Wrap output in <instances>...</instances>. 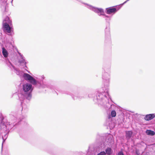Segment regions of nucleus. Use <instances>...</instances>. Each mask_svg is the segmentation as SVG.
Instances as JSON below:
<instances>
[{"mask_svg":"<svg viewBox=\"0 0 155 155\" xmlns=\"http://www.w3.org/2000/svg\"><path fill=\"white\" fill-rule=\"evenodd\" d=\"M102 91H97L94 94H89L88 97H92L93 101L98 105L103 106L106 110L110 109L113 104H110L109 102V98H110L108 93V88L104 87ZM110 100L111 99H110Z\"/></svg>","mask_w":155,"mask_h":155,"instance_id":"f257e3e1","label":"nucleus"},{"mask_svg":"<svg viewBox=\"0 0 155 155\" xmlns=\"http://www.w3.org/2000/svg\"><path fill=\"white\" fill-rule=\"evenodd\" d=\"M9 64L8 67L11 68H13L14 72L20 77H22L26 81L29 82L31 84L35 86V87L38 88H45L47 86L46 85L42 84L41 82L37 81L35 78L29 74L25 73L17 69L10 61H8Z\"/></svg>","mask_w":155,"mask_h":155,"instance_id":"f03ea898","label":"nucleus"},{"mask_svg":"<svg viewBox=\"0 0 155 155\" xmlns=\"http://www.w3.org/2000/svg\"><path fill=\"white\" fill-rule=\"evenodd\" d=\"M22 89V93L18 94L22 109L25 108V102H28L31 99V93L33 90V87L31 84L26 83L23 85Z\"/></svg>","mask_w":155,"mask_h":155,"instance_id":"7ed1b4c3","label":"nucleus"},{"mask_svg":"<svg viewBox=\"0 0 155 155\" xmlns=\"http://www.w3.org/2000/svg\"><path fill=\"white\" fill-rule=\"evenodd\" d=\"M41 80L40 81H38L39 82H41L42 84H44L47 85V87H48L50 88L51 89H53L54 90H56L60 93L62 94H67L68 95H71L72 98L74 100H76L78 99H81L82 98L84 97V96L82 94V93L80 92H75L74 93V94H73L71 93L70 92L66 91H62V90L61 88L55 86H49L47 84H45L43 81V80L45 78V77L43 75H42L41 77ZM54 92L57 94L58 95V94L57 93L56 91H55Z\"/></svg>","mask_w":155,"mask_h":155,"instance_id":"20e7f679","label":"nucleus"},{"mask_svg":"<svg viewBox=\"0 0 155 155\" xmlns=\"http://www.w3.org/2000/svg\"><path fill=\"white\" fill-rule=\"evenodd\" d=\"M84 4L86 5V6L87 8L97 14L99 16H103V18L107 23L106 27L109 25L110 28V21L111 20V17L105 15L104 10L103 8L94 7L87 3Z\"/></svg>","mask_w":155,"mask_h":155,"instance_id":"39448f33","label":"nucleus"},{"mask_svg":"<svg viewBox=\"0 0 155 155\" xmlns=\"http://www.w3.org/2000/svg\"><path fill=\"white\" fill-rule=\"evenodd\" d=\"M111 65L110 64H104L103 65L102 71V78L103 79L105 87L108 88L110 78Z\"/></svg>","mask_w":155,"mask_h":155,"instance_id":"423d86ee","label":"nucleus"},{"mask_svg":"<svg viewBox=\"0 0 155 155\" xmlns=\"http://www.w3.org/2000/svg\"><path fill=\"white\" fill-rule=\"evenodd\" d=\"M10 117L12 119L11 121L8 122V124L11 128L18 124H20L22 120L23 119L22 116L20 114H14L13 115H11Z\"/></svg>","mask_w":155,"mask_h":155,"instance_id":"0eeeda50","label":"nucleus"},{"mask_svg":"<svg viewBox=\"0 0 155 155\" xmlns=\"http://www.w3.org/2000/svg\"><path fill=\"white\" fill-rule=\"evenodd\" d=\"M12 21L10 20L9 18L7 16L3 20V31L9 33V35H12L11 33L12 27Z\"/></svg>","mask_w":155,"mask_h":155,"instance_id":"6e6552de","label":"nucleus"},{"mask_svg":"<svg viewBox=\"0 0 155 155\" xmlns=\"http://www.w3.org/2000/svg\"><path fill=\"white\" fill-rule=\"evenodd\" d=\"M4 120V118L3 117H1V121L0 123V138H2L3 142H4L5 139L7 138L8 134V133L6 132V133H5L4 135L3 134L5 130V129H6L7 127L6 126V124H5Z\"/></svg>","mask_w":155,"mask_h":155,"instance_id":"1a4fd4ad","label":"nucleus"},{"mask_svg":"<svg viewBox=\"0 0 155 155\" xmlns=\"http://www.w3.org/2000/svg\"><path fill=\"white\" fill-rule=\"evenodd\" d=\"M111 43L110 28H109L108 25L106 27L105 29L104 43L105 45H107L110 44Z\"/></svg>","mask_w":155,"mask_h":155,"instance_id":"9d476101","label":"nucleus"},{"mask_svg":"<svg viewBox=\"0 0 155 155\" xmlns=\"http://www.w3.org/2000/svg\"><path fill=\"white\" fill-rule=\"evenodd\" d=\"M120 8L118 5L111 7L106 8L105 12L107 14H115Z\"/></svg>","mask_w":155,"mask_h":155,"instance_id":"9b49d317","label":"nucleus"},{"mask_svg":"<svg viewBox=\"0 0 155 155\" xmlns=\"http://www.w3.org/2000/svg\"><path fill=\"white\" fill-rule=\"evenodd\" d=\"M8 0H0V7L3 14L7 11Z\"/></svg>","mask_w":155,"mask_h":155,"instance_id":"f8f14e48","label":"nucleus"},{"mask_svg":"<svg viewBox=\"0 0 155 155\" xmlns=\"http://www.w3.org/2000/svg\"><path fill=\"white\" fill-rule=\"evenodd\" d=\"M155 117V115L153 114H147L144 117V119L146 120L149 121L153 119Z\"/></svg>","mask_w":155,"mask_h":155,"instance_id":"ddd939ff","label":"nucleus"},{"mask_svg":"<svg viewBox=\"0 0 155 155\" xmlns=\"http://www.w3.org/2000/svg\"><path fill=\"white\" fill-rule=\"evenodd\" d=\"M2 54L4 57L6 59V58H8V52L4 47L2 48Z\"/></svg>","mask_w":155,"mask_h":155,"instance_id":"4468645a","label":"nucleus"},{"mask_svg":"<svg viewBox=\"0 0 155 155\" xmlns=\"http://www.w3.org/2000/svg\"><path fill=\"white\" fill-rule=\"evenodd\" d=\"M125 133V136L126 138L127 139V140H129L131 137L133 133L132 131L129 130L126 131Z\"/></svg>","mask_w":155,"mask_h":155,"instance_id":"2eb2a0df","label":"nucleus"},{"mask_svg":"<svg viewBox=\"0 0 155 155\" xmlns=\"http://www.w3.org/2000/svg\"><path fill=\"white\" fill-rule=\"evenodd\" d=\"M105 153H106V155H111L113 153V150L111 147H107L105 149Z\"/></svg>","mask_w":155,"mask_h":155,"instance_id":"dca6fc26","label":"nucleus"},{"mask_svg":"<svg viewBox=\"0 0 155 155\" xmlns=\"http://www.w3.org/2000/svg\"><path fill=\"white\" fill-rule=\"evenodd\" d=\"M146 133L147 135L150 136H153L155 134V132L150 130H147Z\"/></svg>","mask_w":155,"mask_h":155,"instance_id":"f3484780","label":"nucleus"},{"mask_svg":"<svg viewBox=\"0 0 155 155\" xmlns=\"http://www.w3.org/2000/svg\"><path fill=\"white\" fill-rule=\"evenodd\" d=\"M18 62L20 64L24 63V64L25 65V67H27L26 66V62L25 61V60L24 58V57L22 58H19L18 60Z\"/></svg>","mask_w":155,"mask_h":155,"instance_id":"a211bd4d","label":"nucleus"},{"mask_svg":"<svg viewBox=\"0 0 155 155\" xmlns=\"http://www.w3.org/2000/svg\"><path fill=\"white\" fill-rule=\"evenodd\" d=\"M20 137L23 138L24 134V132L21 130H20L18 132Z\"/></svg>","mask_w":155,"mask_h":155,"instance_id":"6ab92c4d","label":"nucleus"},{"mask_svg":"<svg viewBox=\"0 0 155 155\" xmlns=\"http://www.w3.org/2000/svg\"><path fill=\"white\" fill-rule=\"evenodd\" d=\"M105 141L108 143H110L111 141V137L108 136L106 137L105 139Z\"/></svg>","mask_w":155,"mask_h":155,"instance_id":"aec40b11","label":"nucleus"},{"mask_svg":"<svg viewBox=\"0 0 155 155\" xmlns=\"http://www.w3.org/2000/svg\"><path fill=\"white\" fill-rule=\"evenodd\" d=\"M116 115V113L115 110H112L111 112V116L112 117H115Z\"/></svg>","mask_w":155,"mask_h":155,"instance_id":"412c9836","label":"nucleus"},{"mask_svg":"<svg viewBox=\"0 0 155 155\" xmlns=\"http://www.w3.org/2000/svg\"><path fill=\"white\" fill-rule=\"evenodd\" d=\"M97 155H106V153L104 151H101L97 154Z\"/></svg>","mask_w":155,"mask_h":155,"instance_id":"4be33fe9","label":"nucleus"},{"mask_svg":"<svg viewBox=\"0 0 155 155\" xmlns=\"http://www.w3.org/2000/svg\"><path fill=\"white\" fill-rule=\"evenodd\" d=\"M116 155H124L123 152L122 151L119 152Z\"/></svg>","mask_w":155,"mask_h":155,"instance_id":"5701e85b","label":"nucleus"},{"mask_svg":"<svg viewBox=\"0 0 155 155\" xmlns=\"http://www.w3.org/2000/svg\"><path fill=\"white\" fill-rule=\"evenodd\" d=\"M18 54H19L20 55V58H22L23 57H24V56H23V55L21 54L20 53H19L18 52Z\"/></svg>","mask_w":155,"mask_h":155,"instance_id":"b1692460","label":"nucleus"},{"mask_svg":"<svg viewBox=\"0 0 155 155\" xmlns=\"http://www.w3.org/2000/svg\"><path fill=\"white\" fill-rule=\"evenodd\" d=\"M136 153L137 155H139V153L138 152V151H137V150L136 151Z\"/></svg>","mask_w":155,"mask_h":155,"instance_id":"393cba45","label":"nucleus"},{"mask_svg":"<svg viewBox=\"0 0 155 155\" xmlns=\"http://www.w3.org/2000/svg\"><path fill=\"white\" fill-rule=\"evenodd\" d=\"M130 0H127L126 1H125V2H124L123 4H122V5L126 3L128 1H129Z\"/></svg>","mask_w":155,"mask_h":155,"instance_id":"a878e982","label":"nucleus"},{"mask_svg":"<svg viewBox=\"0 0 155 155\" xmlns=\"http://www.w3.org/2000/svg\"><path fill=\"white\" fill-rule=\"evenodd\" d=\"M89 151H90V150H89V149H88V151H87V154H89V155H90V153H89Z\"/></svg>","mask_w":155,"mask_h":155,"instance_id":"bb28decb","label":"nucleus"},{"mask_svg":"<svg viewBox=\"0 0 155 155\" xmlns=\"http://www.w3.org/2000/svg\"><path fill=\"white\" fill-rule=\"evenodd\" d=\"M2 149H3V143H2Z\"/></svg>","mask_w":155,"mask_h":155,"instance_id":"cd10ccee","label":"nucleus"},{"mask_svg":"<svg viewBox=\"0 0 155 155\" xmlns=\"http://www.w3.org/2000/svg\"><path fill=\"white\" fill-rule=\"evenodd\" d=\"M49 153H50L51 154H52V155H55L54 153H52L51 152H49Z\"/></svg>","mask_w":155,"mask_h":155,"instance_id":"c85d7f7f","label":"nucleus"},{"mask_svg":"<svg viewBox=\"0 0 155 155\" xmlns=\"http://www.w3.org/2000/svg\"><path fill=\"white\" fill-rule=\"evenodd\" d=\"M28 71V72L29 73H30V71Z\"/></svg>","mask_w":155,"mask_h":155,"instance_id":"c756f323","label":"nucleus"},{"mask_svg":"<svg viewBox=\"0 0 155 155\" xmlns=\"http://www.w3.org/2000/svg\"><path fill=\"white\" fill-rule=\"evenodd\" d=\"M5 155H8V154H6Z\"/></svg>","mask_w":155,"mask_h":155,"instance_id":"7c9ffc66","label":"nucleus"},{"mask_svg":"<svg viewBox=\"0 0 155 155\" xmlns=\"http://www.w3.org/2000/svg\"><path fill=\"white\" fill-rule=\"evenodd\" d=\"M77 154H79V153H77Z\"/></svg>","mask_w":155,"mask_h":155,"instance_id":"2f4dec72","label":"nucleus"},{"mask_svg":"<svg viewBox=\"0 0 155 155\" xmlns=\"http://www.w3.org/2000/svg\"><path fill=\"white\" fill-rule=\"evenodd\" d=\"M110 116H109V118H110Z\"/></svg>","mask_w":155,"mask_h":155,"instance_id":"473e14b6","label":"nucleus"},{"mask_svg":"<svg viewBox=\"0 0 155 155\" xmlns=\"http://www.w3.org/2000/svg\"><path fill=\"white\" fill-rule=\"evenodd\" d=\"M13 0H12L11 1V2H12Z\"/></svg>","mask_w":155,"mask_h":155,"instance_id":"72a5a7b5","label":"nucleus"}]
</instances>
